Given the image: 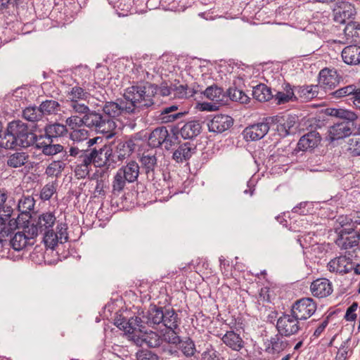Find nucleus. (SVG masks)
I'll use <instances>...</instances> for the list:
<instances>
[{
	"label": "nucleus",
	"instance_id": "f257e3e1",
	"mask_svg": "<svg viewBox=\"0 0 360 360\" xmlns=\"http://www.w3.org/2000/svg\"><path fill=\"white\" fill-rule=\"evenodd\" d=\"M177 314L174 309L150 305L141 317L119 319L115 324L127 333L136 334L137 332H143L145 325L152 328L164 326L165 328H174L177 326Z\"/></svg>",
	"mask_w": 360,
	"mask_h": 360
},
{
	"label": "nucleus",
	"instance_id": "f03ea898",
	"mask_svg": "<svg viewBox=\"0 0 360 360\" xmlns=\"http://www.w3.org/2000/svg\"><path fill=\"white\" fill-rule=\"evenodd\" d=\"M5 140L2 146L6 149L16 147L27 148L35 145L39 136H37L27 124L20 120H14L8 124L4 133Z\"/></svg>",
	"mask_w": 360,
	"mask_h": 360
},
{
	"label": "nucleus",
	"instance_id": "7ed1b4c3",
	"mask_svg": "<svg viewBox=\"0 0 360 360\" xmlns=\"http://www.w3.org/2000/svg\"><path fill=\"white\" fill-rule=\"evenodd\" d=\"M155 88L150 84L133 85L124 90V97L127 104L134 108V113L154 104Z\"/></svg>",
	"mask_w": 360,
	"mask_h": 360
},
{
	"label": "nucleus",
	"instance_id": "20e7f679",
	"mask_svg": "<svg viewBox=\"0 0 360 360\" xmlns=\"http://www.w3.org/2000/svg\"><path fill=\"white\" fill-rule=\"evenodd\" d=\"M15 202L7 199L5 193L0 194V240L20 228V215L17 219H11Z\"/></svg>",
	"mask_w": 360,
	"mask_h": 360
},
{
	"label": "nucleus",
	"instance_id": "39448f33",
	"mask_svg": "<svg viewBox=\"0 0 360 360\" xmlns=\"http://www.w3.org/2000/svg\"><path fill=\"white\" fill-rule=\"evenodd\" d=\"M85 126L92 129L98 133L108 134L110 136L112 130L115 128V122L107 118L98 112L89 110L87 115L84 116Z\"/></svg>",
	"mask_w": 360,
	"mask_h": 360
},
{
	"label": "nucleus",
	"instance_id": "423d86ee",
	"mask_svg": "<svg viewBox=\"0 0 360 360\" xmlns=\"http://www.w3.org/2000/svg\"><path fill=\"white\" fill-rule=\"evenodd\" d=\"M276 328L285 338L297 335L302 328L301 322L290 311L283 313L278 318Z\"/></svg>",
	"mask_w": 360,
	"mask_h": 360
},
{
	"label": "nucleus",
	"instance_id": "0eeeda50",
	"mask_svg": "<svg viewBox=\"0 0 360 360\" xmlns=\"http://www.w3.org/2000/svg\"><path fill=\"white\" fill-rule=\"evenodd\" d=\"M277 120V117H270L265 119V122L251 124L243 131V136L246 141H255L262 139L269 130V122Z\"/></svg>",
	"mask_w": 360,
	"mask_h": 360
},
{
	"label": "nucleus",
	"instance_id": "6e6552de",
	"mask_svg": "<svg viewBox=\"0 0 360 360\" xmlns=\"http://www.w3.org/2000/svg\"><path fill=\"white\" fill-rule=\"evenodd\" d=\"M112 149L110 145H105L101 148H94L88 150L87 157L91 164L96 167H101L104 166L110 167L115 164V160L112 158Z\"/></svg>",
	"mask_w": 360,
	"mask_h": 360
},
{
	"label": "nucleus",
	"instance_id": "1a4fd4ad",
	"mask_svg": "<svg viewBox=\"0 0 360 360\" xmlns=\"http://www.w3.org/2000/svg\"><path fill=\"white\" fill-rule=\"evenodd\" d=\"M56 223V217L54 212L48 211L42 212L32 220V223L28 224L30 229L36 231V236L39 233H45L53 229V226Z\"/></svg>",
	"mask_w": 360,
	"mask_h": 360
},
{
	"label": "nucleus",
	"instance_id": "9d476101",
	"mask_svg": "<svg viewBox=\"0 0 360 360\" xmlns=\"http://www.w3.org/2000/svg\"><path fill=\"white\" fill-rule=\"evenodd\" d=\"M316 310V304L312 298L305 297L296 301L290 312L301 322L311 317Z\"/></svg>",
	"mask_w": 360,
	"mask_h": 360
},
{
	"label": "nucleus",
	"instance_id": "9b49d317",
	"mask_svg": "<svg viewBox=\"0 0 360 360\" xmlns=\"http://www.w3.org/2000/svg\"><path fill=\"white\" fill-rule=\"evenodd\" d=\"M175 140L174 134H169L166 127H161L155 129L150 133L148 143L153 148H157L162 145L166 150H169Z\"/></svg>",
	"mask_w": 360,
	"mask_h": 360
},
{
	"label": "nucleus",
	"instance_id": "f8f14e48",
	"mask_svg": "<svg viewBox=\"0 0 360 360\" xmlns=\"http://www.w3.org/2000/svg\"><path fill=\"white\" fill-rule=\"evenodd\" d=\"M36 231L30 229L29 225L24 226L22 231H18L10 240L11 246L16 251L25 249L27 245H32L33 240L36 237Z\"/></svg>",
	"mask_w": 360,
	"mask_h": 360
},
{
	"label": "nucleus",
	"instance_id": "ddd939ff",
	"mask_svg": "<svg viewBox=\"0 0 360 360\" xmlns=\"http://www.w3.org/2000/svg\"><path fill=\"white\" fill-rule=\"evenodd\" d=\"M110 146L112 152V158L115 160V163L129 157L136 148V143L132 139L127 141L119 140Z\"/></svg>",
	"mask_w": 360,
	"mask_h": 360
},
{
	"label": "nucleus",
	"instance_id": "4468645a",
	"mask_svg": "<svg viewBox=\"0 0 360 360\" xmlns=\"http://www.w3.org/2000/svg\"><path fill=\"white\" fill-rule=\"evenodd\" d=\"M103 111L108 118H115L123 114H134V108L123 100L106 102L103 106Z\"/></svg>",
	"mask_w": 360,
	"mask_h": 360
},
{
	"label": "nucleus",
	"instance_id": "2eb2a0df",
	"mask_svg": "<svg viewBox=\"0 0 360 360\" xmlns=\"http://www.w3.org/2000/svg\"><path fill=\"white\" fill-rule=\"evenodd\" d=\"M68 226L65 223H58L56 226V232L52 229L45 233L44 241L45 244L53 248L60 242L63 243L68 241V236L67 233Z\"/></svg>",
	"mask_w": 360,
	"mask_h": 360
},
{
	"label": "nucleus",
	"instance_id": "dca6fc26",
	"mask_svg": "<svg viewBox=\"0 0 360 360\" xmlns=\"http://www.w3.org/2000/svg\"><path fill=\"white\" fill-rule=\"evenodd\" d=\"M341 77L335 69L324 68L319 72V85L326 91L335 88L340 81Z\"/></svg>",
	"mask_w": 360,
	"mask_h": 360
},
{
	"label": "nucleus",
	"instance_id": "f3484780",
	"mask_svg": "<svg viewBox=\"0 0 360 360\" xmlns=\"http://www.w3.org/2000/svg\"><path fill=\"white\" fill-rule=\"evenodd\" d=\"M360 236L353 229H349V231L343 229L340 231L335 243L342 250H347L357 245Z\"/></svg>",
	"mask_w": 360,
	"mask_h": 360
},
{
	"label": "nucleus",
	"instance_id": "a211bd4d",
	"mask_svg": "<svg viewBox=\"0 0 360 360\" xmlns=\"http://www.w3.org/2000/svg\"><path fill=\"white\" fill-rule=\"evenodd\" d=\"M233 124L231 117L226 115H217L207 122L208 129L210 132L222 133L228 130Z\"/></svg>",
	"mask_w": 360,
	"mask_h": 360
},
{
	"label": "nucleus",
	"instance_id": "6ab92c4d",
	"mask_svg": "<svg viewBox=\"0 0 360 360\" xmlns=\"http://www.w3.org/2000/svg\"><path fill=\"white\" fill-rule=\"evenodd\" d=\"M328 269L330 272L347 274L354 268L351 259L346 256H340L331 259L328 264Z\"/></svg>",
	"mask_w": 360,
	"mask_h": 360
},
{
	"label": "nucleus",
	"instance_id": "aec40b11",
	"mask_svg": "<svg viewBox=\"0 0 360 360\" xmlns=\"http://www.w3.org/2000/svg\"><path fill=\"white\" fill-rule=\"evenodd\" d=\"M310 289L314 296L317 297H325L333 292L332 285L326 278H319L313 281Z\"/></svg>",
	"mask_w": 360,
	"mask_h": 360
},
{
	"label": "nucleus",
	"instance_id": "412c9836",
	"mask_svg": "<svg viewBox=\"0 0 360 360\" xmlns=\"http://www.w3.org/2000/svg\"><path fill=\"white\" fill-rule=\"evenodd\" d=\"M273 98L277 105L295 102L297 98L293 86H291L289 83H284L282 86V90L276 91Z\"/></svg>",
	"mask_w": 360,
	"mask_h": 360
},
{
	"label": "nucleus",
	"instance_id": "4be33fe9",
	"mask_svg": "<svg viewBox=\"0 0 360 360\" xmlns=\"http://www.w3.org/2000/svg\"><path fill=\"white\" fill-rule=\"evenodd\" d=\"M141 167L145 171L147 178L151 181L155 179V170L158 167V160L155 155L143 153L140 158Z\"/></svg>",
	"mask_w": 360,
	"mask_h": 360
},
{
	"label": "nucleus",
	"instance_id": "5701e85b",
	"mask_svg": "<svg viewBox=\"0 0 360 360\" xmlns=\"http://www.w3.org/2000/svg\"><path fill=\"white\" fill-rule=\"evenodd\" d=\"M356 14L354 7L348 3H342L338 9L334 11V20L340 24L346 23L347 20H351Z\"/></svg>",
	"mask_w": 360,
	"mask_h": 360
},
{
	"label": "nucleus",
	"instance_id": "b1692460",
	"mask_svg": "<svg viewBox=\"0 0 360 360\" xmlns=\"http://www.w3.org/2000/svg\"><path fill=\"white\" fill-rule=\"evenodd\" d=\"M321 140L319 133L311 131L302 136L298 143L297 147L301 150L313 149L318 146Z\"/></svg>",
	"mask_w": 360,
	"mask_h": 360
},
{
	"label": "nucleus",
	"instance_id": "393cba45",
	"mask_svg": "<svg viewBox=\"0 0 360 360\" xmlns=\"http://www.w3.org/2000/svg\"><path fill=\"white\" fill-rule=\"evenodd\" d=\"M53 141L48 140L47 142L44 141L43 135L39 136L37 141L35 143V147L41 149V152L45 155H54L60 153L63 150V146L60 144H52Z\"/></svg>",
	"mask_w": 360,
	"mask_h": 360
},
{
	"label": "nucleus",
	"instance_id": "a878e982",
	"mask_svg": "<svg viewBox=\"0 0 360 360\" xmlns=\"http://www.w3.org/2000/svg\"><path fill=\"white\" fill-rule=\"evenodd\" d=\"M296 101L306 102L317 96V86H293Z\"/></svg>",
	"mask_w": 360,
	"mask_h": 360
},
{
	"label": "nucleus",
	"instance_id": "bb28decb",
	"mask_svg": "<svg viewBox=\"0 0 360 360\" xmlns=\"http://www.w3.org/2000/svg\"><path fill=\"white\" fill-rule=\"evenodd\" d=\"M224 345L232 350L239 352L244 347V341L239 334L233 330L227 331L221 338Z\"/></svg>",
	"mask_w": 360,
	"mask_h": 360
},
{
	"label": "nucleus",
	"instance_id": "cd10ccee",
	"mask_svg": "<svg viewBox=\"0 0 360 360\" xmlns=\"http://www.w3.org/2000/svg\"><path fill=\"white\" fill-rule=\"evenodd\" d=\"M283 337L278 333L271 337L266 347V352L269 354H279L285 350L288 345V342L284 340Z\"/></svg>",
	"mask_w": 360,
	"mask_h": 360
},
{
	"label": "nucleus",
	"instance_id": "c85d7f7f",
	"mask_svg": "<svg viewBox=\"0 0 360 360\" xmlns=\"http://www.w3.org/2000/svg\"><path fill=\"white\" fill-rule=\"evenodd\" d=\"M343 61L351 65H356L360 63V46L350 45L346 46L342 51Z\"/></svg>",
	"mask_w": 360,
	"mask_h": 360
},
{
	"label": "nucleus",
	"instance_id": "c756f323",
	"mask_svg": "<svg viewBox=\"0 0 360 360\" xmlns=\"http://www.w3.org/2000/svg\"><path fill=\"white\" fill-rule=\"evenodd\" d=\"M44 138H46L47 140L53 141V139L65 136L68 130L65 124L55 122L47 124L44 127Z\"/></svg>",
	"mask_w": 360,
	"mask_h": 360
},
{
	"label": "nucleus",
	"instance_id": "7c9ffc66",
	"mask_svg": "<svg viewBox=\"0 0 360 360\" xmlns=\"http://www.w3.org/2000/svg\"><path fill=\"white\" fill-rule=\"evenodd\" d=\"M350 134L351 129L345 122L336 123L328 131V137L331 141L343 139Z\"/></svg>",
	"mask_w": 360,
	"mask_h": 360
},
{
	"label": "nucleus",
	"instance_id": "2f4dec72",
	"mask_svg": "<svg viewBox=\"0 0 360 360\" xmlns=\"http://www.w3.org/2000/svg\"><path fill=\"white\" fill-rule=\"evenodd\" d=\"M119 170L121 171L123 176H125L127 182L133 183L139 176L140 167L136 161L131 160L126 165L120 168Z\"/></svg>",
	"mask_w": 360,
	"mask_h": 360
},
{
	"label": "nucleus",
	"instance_id": "473e14b6",
	"mask_svg": "<svg viewBox=\"0 0 360 360\" xmlns=\"http://www.w3.org/2000/svg\"><path fill=\"white\" fill-rule=\"evenodd\" d=\"M201 130L198 121H190L184 124L180 130V134L184 139H191L197 136Z\"/></svg>",
	"mask_w": 360,
	"mask_h": 360
},
{
	"label": "nucleus",
	"instance_id": "72a5a7b5",
	"mask_svg": "<svg viewBox=\"0 0 360 360\" xmlns=\"http://www.w3.org/2000/svg\"><path fill=\"white\" fill-rule=\"evenodd\" d=\"M35 200L30 195H22L18 200V209L21 212L22 217H25L26 221L31 217L30 212L34 209Z\"/></svg>",
	"mask_w": 360,
	"mask_h": 360
},
{
	"label": "nucleus",
	"instance_id": "f704fd0d",
	"mask_svg": "<svg viewBox=\"0 0 360 360\" xmlns=\"http://www.w3.org/2000/svg\"><path fill=\"white\" fill-rule=\"evenodd\" d=\"M198 93L203 94L204 96L209 100L213 102L221 103L225 97L224 91L221 88L217 86H208L205 90L202 91L201 88H198Z\"/></svg>",
	"mask_w": 360,
	"mask_h": 360
},
{
	"label": "nucleus",
	"instance_id": "c9c22d12",
	"mask_svg": "<svg viewBox=\"0 0 360 360\" xmlns=\"http://www.w3.org/2000/svg\"><path fill=\"white\" fill-rule=\"evenodd\" d=\"M199 85H194L192 87L188 85H179L172 88V94L179 98H188L198 94Z\"/></svg>",
	"mask_w": 360,
	"mask_h": 360
},
{
	"label": "nucleus",
	"instance_id": "e433bc0d",
	"mask_svg": "<svg viewBox=\"0 0 360 360\" xmlns=\"http://www.w3.org/2000/svg\"><path fill=\"white\" fill-rule=\"evenodd\" d=\"M252 96L259 102H265L272 98L274 94L271 88L264 84H259L253 88Z\"/></svg>",
	"mask_w": 360,
	"mask_h": 360
},
{
	"label": "nucleus",
	"instance_id": "4c0bfd02",
	"mask_svg": "<svg viewBox=\"0 0 360 360\" xmlns=\"http://www.w3.org/2000/svg\"><path fill=\"white\" fill-rule=\"evenodd\" d=\"M86 155L83 159H77L75 167V174L77 179H84L89 173L91 163Z\"/></svg>",
	"mask_w": 360,
	"mask_h": 360
},
{
	"label": "nucleus",
	"instance_id": "58836bf2",
	"mask_svg": "<svg viewBox=\"0 0 360 360\" xmlns=\"http://www.w3.org/2000/svg\"><path fill=\"white\" fill-rule=\"evenodd\" d=\"M189 143H185L179 146V148L173 153V159L177 162H182L184 160L189 159L194 151Z\"/></svg>",
	"mask_w": 360,
	"mask_h": 360
},
{
	"label": "nucleus",
	"instance_id": "ea45409f",
	"mask_svg": "<svg viewBox=\"0 0 360 360\" xmlns=\"http://www.w3.org/2000/svg\"><path fill=\"white\" fill-rule=\"evenodd\" d=\"M29 160V155L25 152H16L11 155L7 160V165L13 168L23 166Z\"/></svg>",
	"mask_w": 360,
	"mask_h": 360
},
{
	"label": "nucleus",
	"instance_id": "a19ab883",
	"mask_svg": "<svg viewBox=\"0 0 360 360\" xmlns=\"http://www.w3.org/2000/svg\"><path fill=\"white\" fill-rule=\"evenodd\" d=\"M68 101H83L89 98L90 93L85 91L82 87L75 86L68 91Z\"/></svg>",
	"mask_w": 360,
	"mask_h": 360
},
{
	"label": "nucleus",
	"instance_id": "79ce46f5",
	"mask_svg": "<svg viewBox=\"0 0 360 360\" xmlns=\"http://www.w3.org/2000/svg\"><path fill=\"white\" fill-rule=\"evenodd\" d=\"M356 87L357 86L356 84H349L333 91L330 95L333 98L348 97V100L351 102L352 97L354 96Z\"/></svg>",
	"mask_w": 360,
	"mask_h": 360
},
{
	"label": "nucleus",
	"instance_id": "37998d69",
	"mask_svg": "<svg viewBox=\"0 0 360 360\" xmlns=\"http://www.w3.org/2000/svg\"><path fill=\"white\" fill-rule=\"evenodd\" d=\"M178 107L175 105L163 108L160 114L162 122H171L181 117L184 115L183 112L172 114V112L176 111Z\"/></svg>",
	"mask_w": 360,
	"mask_h": 360
},
{
	"label": "nucleus",
	"instance_id": "c03bdc74",
	"mask_svg": "<svg viewBox=\"0 0 360 360\" xmlns=\"http://www.w3.org/2000/svg\"><path fill=\"white\" fill-rule=\"evenodd\" d=\"M40 109L44 115H56L60 110V105L56 101L46 100L43 101L40 105Z\"/></svg>",
	"mask_w": 360,
	"mask_h": 360
},
{
	"label": "nucleus",
	"instance_id": "a18cd8bd",
	"mask_svg": "<svg viewBox=\"0 0 360 360\" xmlns=\"http://www.w3.org/2000/svg\"><path fill=\"white\" fill-rule=\"evenodd\" d=\"M142 340L150 347H158L162 345V336L155 332L150 331L142 335Z\"/></svg>",
	"mask_w": 360,
	"mask_h": 360
},
{
	"label": "nucleus",
	"instance_id": "49530a36",
	"mask_svg": "<svg viewBox=\"0 0 360 360\" xmlns=\"http://www.w3.org/2000/svg\"><path fill=\"white\" fill-rule=\"evenodd\" d=\"M70 111L72 114L85 116L90 110L89 106L82 101H68Z\"/></svg>",
	"mask_w": 360,
	"mask_h": 360
},
{
	"label": "nucleus",
	"instance_id": "de8ad7c7",
	"mask_svg": "<svg viewBox=\"0 0 360 360\" xmlns=\"http://www.w3.org/2000/svg\"><path fill=\"white\" fill-rule=\"evenodd\" d=\"M23 117L30 122H37L42 119L40 107H27L23 110Z\"/></svg>",
	"mask_w": 360,
	"mask_h": 360
},
{
	"label": "nucleus",
	"instance_id": "09e8293b",
	"mask_svg": "<svg viewBox=\"0 0 360 360\" xmlns=\"http://www.w3.org/2000/svg\"><path fill=\"white\" fill-rule=\"evenodd\" d=\"M65 168V163L62 161H53L46 167L45 173L49 176H58Z\"/></svg>",
	"mask_w": 360,
	"mask_h": 360
},
{
	"label": "nucleus",
	"instance_id": "8fccbe9b",
	"mask_svg": "<svg viewBox=\"0 0 360 360\" xmlns=\"http://www.w3.org/2000/svg\"><path fill=\"white\" fill-rule=\"evenodd\" d=\"M58 183L56 181L46 184L43 186L40 193V198L43 200H49L56 193Z\"/></svg>",
	"mask_w": 360,
	"mask_h": 360
},
{
	"label": "nucleus",
	"instance_id": "3c124183",
	"mask_svg": "<svg viewBox=\"0 0 360 360\" xmlns=\"http://www.w3.org/2000/svg\"><path fill=\"white\" fill-rule=\"evenodd\" d=\"M127 182V180L125 179V176H123L121 171L118 169L112 182L113 193H120L124 189Z\"/></svg>",
	"mask_w": 360,
	"mask_h": 360
},
{
	"label": "nucleus",
	"instance_id": "603ef678",
	"mask_svg": "<svg viewBox=\"0 0 360 360\" xmlns=\"http://www.w3.org/2000/svg\"><path fill=\"white\" fill-rule=\"evenodd\" d=\"M65 125L72 131L80 129L82 126H85L84 116L80 117L77 115H72L66 119Z\"/></svg>",
	"mask_w": 360,
	"mask_h": 360
},
{
	"label": "nucleus",
	"instance_id": "864d4df0",
	"mask_svg": "<svg viewBox=\"0 0 360 360\" xmlns=\"http://www.w3.org/2000/svg\"><path fill=\"white\" fill-rule=\"evenodd\" d=\"M178 328V325L174 328H166V331L162 334V344L164 342L171 343V344H177L180 342L179 337L177 335L175 330Z\"/></svg>",
	"mask_w": 360,
	"mask_h": 360
},
{
	"label": "nucleus",
	"instance_id": "5fc2aeb1",
	"mask_svg": "<svg viewBox=\"0 0 360 360\" xmlns=\"http://www.w3.org/2000/svg\"><path fill=\"white\" fill-rule=\"evenodd\" d=\"M89 131L84 128L72 130L70 134V139L75 143H82L88 139Z\"/></svg>",
	"mask_w": 360,
	"mask_h": 360
},
{
	"label": "nucleus",
	"instance_id": "6e6d98bb",
	"mask_svg": "<svg viewBox=\"0 0 360 360\" xmlns=\"http://www.w3.org/2000/svg\"><path fill=\"white\" fill-rule=\"evenodd\" d=\"M228 94L229 98L233 101L247 103L249 101V97L242 90L236 88H230Z\"/></svg>",
	"mask_w": 360,
	"mask_h": 360
},
{
	"label": "nucleus",
	"instance_id": "4d7b16f0",
	"mask_svg": "<svg viewBox=\"0 0 360 360\" xmlns=\"http://www.w3.org/2000/svg\"><path fill=\"white\" fill-rule=\"evenodd\" d=\"M179 343L181 344V349L185 356H192L195 354V347L194 342L191 339H188Z\"/></svg>",
	"mask_w": 360,
	"mask_h": 360
},
{
	"label": "nucleus",
	"instance_id": "13d9d810",
	"mask_svg": "<svg viewBox=\"0 0 360 360\" xmlns=\"http://www.w3.org/2000/svg\"><path fill=\"white\" fill-rule=\"evenodd\" d=\"M137 360H159L158 356L148 349H141L136 353Z\"/></svg>",
	"mask_w": 360,
	"mask_h": 360
},
{
	"label": "nucleus",
	"instance_id": "bf43d9fd",
	"mask_svg": "<svg viewBox=\"0 0 360 360\" xmlns=\"http://www.w3.org/2000/svg\"><path fill=\"white\" fill-rule=\"evenodd\" d=\"M349 150L354 155H360V139L357 137L351 138L349 140Z\"/></svg>",
	"mask_w": 360,
	"mask_h": 360
},
{
	"label": "nucleus",
	"instance_id": "052dcab7",
	"mask_svg": "<svg viewBox=\"0 0 360 360\" xmlns=\"http://www.w3.org/2000/svg\"><path fill=\"white\" fill-rule=\"evenodd\" d=\"M221 103L217 102H213L212 103L203 102L201 103H199V109L202 111H215L219 109V105Z\"/></svg>",
	"mask_w": 360,
	"mask_h": 360
},
{
	"label": "nucleus",
	"instance_id": "680f3d73",
	"mask_svg": "<svg viewBox=\"0 0 360 360\" xmlns=\"http://www.w3.org/2000/svg\"><path fill=\"white\" fill-rule=\"evenodd\" d=\"M347 342H344L343 345H341V347L339 348L335 359L336 360H346V359L348 357V353H349V347Z\"/></svg>",
	"mask_w": 360,
	"mask_h": 360
},
{
	"label": "nucleus",
	"instance_id": "e2e57ef3",
	"mask_svg": "<svg viewBox=\"0 0 360 360\" xmlns=\"http://www.w3.org/2000/svg\"><path fill=\"white\" fill-rule=\"evenodd\" d=\"M202 360H220L219 353L213 349L204 352L202 354Z\"/></svg>",
	"mask_w": 360,
	"mask_h": 360
},
{
	"label": "nucleus",
	"instance_id": "0e129e2a",
	"mask_svg": "<svg viewBox=\"0 0 360 360\" xmlns=\"http://www.w3.org/2000/svg\"><path fill=\"white\" fill-rule=\"evenodd\" d=\"M357 304L354 302L347 309L346 314L345 315V319L347 321H352L355 320V319L356 318V314H355Z\"/></svg>",
	"mask_w": 360,
	"mask_h": 360
},
{
	"label": "nucleus",
	"instance_id": "69168bd1",
	"mask_svg": "<svg viewBox=\"0 0 360 360\" xmlns=\"http://www.w3.org/2000/svg\"><path fill=\"white\" fill-rule=\"evenodd\" d=\"M89 150H80L77 147H71L69 153L70 155L77 157V159H83L84 155H87Z\"/></svg>",
	"mask_w": 360,
	"mask_h": 360
},
{
	"label": "nucleus",
	"instance_id": "338daca9",
	"mask_svg": "<svg viewBox=\"0 0 360 360\" xmlns=\"http://www.w3.org/2000/svg\"><path fill=\"white\" fill-rule=\"evenodd\" d=\"M278 120H274V121L273 122H278L279 123V124H278L277 126V131L279 134L280 136H288V134H290V132L287 130V128H286V125H285L283 122H281V117H279L278 116H276Z\"/></svg>",
	"mask_w": 360,
	"mask_h": 360
},
{
	"label": "nucleus",
	"instance_id": "774afa93",
	"mask_svg": "<svg viewBox=\"0 0 360 360\" xmlns=\"http://www.w3.org/2000/svg\"><path fill=\"white\" fill-rule=\"evenodd\" d=\"M351 102L356 109L360 110V87H356Z\"/></svg>",
	"mask_w": 360,
	"mask_h": 360
}]
</instances>
